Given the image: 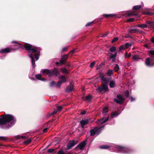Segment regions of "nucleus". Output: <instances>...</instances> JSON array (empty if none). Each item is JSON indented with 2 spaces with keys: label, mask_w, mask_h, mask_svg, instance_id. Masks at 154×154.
<instances>
[{
  "label": "nucleus",
  "mask_w": 154,
  "mask_h": 154,
  "mask_svg": "<svg viewBox=\"0 0 154 154\" xmlns=\"http://www.w3.org/2000/svg\"><path fill=\"white\" fill-rule=\"evenodd\" d=\"M14 119L12 116L10 115H5L0 119V125H5Z\"/></svg>",
  "instance_id": "1"
},
{
  "label": "nucleus",
  "mask_w": 154,
  "mask_h": 154,
  "mask_svg": "<svg viewBox=\"0 0 154 154\" xmlns=\"http://www.w3.org/2000/svg\"><path fill=\"white\" fill-rule=\"evenodd\" d=\"M24 47L26 50L30 51L32 53L38 52L39 49V48L28 43H25Z\"/></svg>",
  "instance_id": "2"
},
{
  "label": "nucleus",
  "mask_w": 154,
  "mask_h": 154,
  "mask_svg": "<svg viewBox=\"0 0 154 154\" xmlns=\"http://www.w3.org/2000/svg\"><path fill=\"white\" fill-rule=\"evenodd\" d=\"M102 127H95L93 129H92L90 131L91 135L93 136L96 133H97L98 135L100 132V130L101 129Z\"/></svg>",
  "instance_id": "3"
},
{
  "label": "nucleus",
  "mask_w": 154,
  "mask_h": 154,
  "mask_svg": "<svg viewBox=\"0 0 154 154\" xmlns=\"http://www.w3.org/2000/svg\"><path fill=\"white\" fill-rule=\"evenodd\" d=\"M97 90L99 92H101L102 91H107L108 90V88L107 84H103V85L99 87L97 89Z\"/></svg>",
  "instance_id": "4"
},
{
  "label": "nucleus",
  "mask_w": 154,
  "mask_h": 154,
  "mask_svg": "<svg viewBox=\"0 0 154 154\" xmlns=\"http://www.w3.org/2000/svg\"><path fill=\"white\" fill-rule=\"evenodd\" d=\"M14 50V49L11 48L7 47L1 49L0 50V53L6 54Z\"/></svg>",
  "instance_id": "5"
},
{
  "label": "nucleus",
  "mask_w": 154,
  "mask_h": 154,
  "mask_svg": "<svg viewBox=\"0 0 154 154\" xmlns=\"http://www.w3.org/2000/svg\"><path fill=\"white\" fill-rule=\"evenodd\" d=\"M58 78L62 80V81H59L57 83L56 85L60 87L62 83H64L66 82V78H65L64 75L59 76Z\"/></svg>",
  "instance_id": "6"
},
{
  "label": "nucleus",
  "mask_w": 154,
  "mask_h": 154,
  "mask_svg": "<svg viewBox=\"0 0 154 154\" xmlns=\"http://www.w3.org/2000/svg\"><path fill=\"white\" fill-rule=\"evenodd\" d=\"M117 99H115L114 101L118 103H121L125 100L123 97L120 95H118L117 96Z\"/></svg>",
  "instance_id": "7"
},
{
  "label": "nucleus",
  "mask_w": 154,
  "mask_h": 154,
  "mask_svg": "<svg viewBox=\"0 0 154 154\" xmlns=\"http://www.w3.org/2000/svg\"><path fill=\"white\" fill-rule=\"evenodd\" d=\"M78 143L77 141L74 140H70L68 142V149H71Z\"/></svg>",
  "instance_id": "8"
},
{
  "label": "nucleus",
  "mask_w": 154,
  "mask_h": 154,
  "mask_svg": "<svg viewBox=\"0 0 154 154\" xmlns=\"http://www.w3.org/2000/svg\"><path fill=\"white\" fill-rule=\"evenodd\" d=\"M86 141L85 140L82 142L77 146V148H79L81 150H83L86 145Z\"/></svg>",
  "instance_id": "9"
},
{
  "label": "nucleus",
  "mask_w": 154,
  "mask_h": 154,
  "mask_svg": "<svg viewBox=\"0 0 154 154\" xmlns=\"http://www.w3.org/2000/svg\"><path fill=\"white\" fill-rule=\"evenodd\" d=\"M59 73L58 69L57 68H55L53 71H51L50 76L53 75H54L57 77L59 74Z\"/></svg>",
  "instance_id": "10"
},
{
  "label": "nucleus",
  "mask_w": 154,
  "mask_h": 154,
  "mask_svg": "<svg viewBox=\"0 0 154 154\" xmlns=\"http://www.w3.org/2000/svg\"><path fill=\"white\" fill-rule=\"evenodd\" d=\"M104 118L103 117L101 119L98 121L97 122V124L98 125H100V124H102L103 123L106 122L109 119V117H107L104 120Z\"/></svg>",
  "instance_id": "11"
},
{
  "label": "nucleus",
  "mask_w": 154,
  "mask_h": 154,
  "mask_svg": "<svg viewBox=\"0 0 154 154\" xmlns=\"http://www.w3.org/2000/svg\"><path fill=\"white\" fill-rule=\"evenodd\" d=\"M83 99L88 103L91 102L92 101V97L90 95L87 96L85 98L82 97Z\"/></svg>",
  "instance_id": "12"
},
{
  "label": "nucleus",
  "mask_w": 154,
  "mask_h": 154,
  "mask_svg": "<svg viewBox=\"0 0 154 154\" xmlns=\"http://www.w3.org/2000/svg\"><path fill=\"white\" fill-rule=\"evenodd\" d=\"M118 149H119L120 152L126 153L128 152V149L127 148L123 147L121 146H119L118 147Z\"/></svg>",
  "instance_id": "13"
},
{
  "label": "nucleus",
  "mask_w": 154,
  "mask_h": 154,
  "mask_svg": "<svg viewBox=\"0 0 154 154\" xmlns=\"http://www.w3.org/2000/svg\"><path fill=\"white\" fill-rule=\"evenodd\" d=\"M69 85L68 86V92L69 91H71L73 90L74 87H73V82H70Z\"/></svg>",
  "instance_id": "14"
},
{
  "label": "nucleus",
  "mask_w": 154,
  "mask_h": 154,
  "mask_svg": "<svg viewBox=\"0 0 154 154\" xmlns=\"http://www.w3.org/2000/svg\"><path fill=\"white\" fill-rule=\"evenodd\" d=\"M80 123L82 127L83 128L84 125L88 123V120L87 119L82 120L80 121Z\"/></svg>",
  "instance_id": "15"
},
{
  "label": "nucleus",
  "mask_w": 154,
  "mask_h": 154,
  "mask_svg": "<svg viewBox=\"0 0 154 154\" xmlns=\"http://www.w3.org/2000/svg\"><path fill=\"white\" fill-rule=\"evenodd\" d=\"M67 56L65 55L62 58V60L60 61V63L62 64H64L66 62Z\"/></svg>",
  "instance_id": "16"
},
{
  "label": "nucleus",
  "mask_w": 154,
  "mask_h": 154,
  "mask_svg": "<svg viewBox=\"0 0 154 154\" xmlns=\"http://www.w3.org/2000/svg\"><path fill=\"white\" fill-rule=\"evenodd\" d=\"M145 63L148 66H152L154 65V63L152 64H151L150 63V60L149 58L146 59Z\"/></svg>",
  "instance_id": "17"
},
{
  "label": "nucleus",
  "mask_w": 154,
  "mask_h": 154,
  "mask_svg": "<svg viewBox=\"0 0 154 154\" xmlns=\"http://www.w3.org/2000/svg\"><path fill=\"white\" fill-rule=\"evenodd\" d=\"M51 71L47 69H44L42 71V72L43 73H45L46 74L48 75L49 76H50Z\"/></svg>",
  "instance_id": "18"
},
{
  "label": "nucleus",
  "mask_w": 154,
  "mask_h": 154,
  "mask_svg": "<svg viewBox=\"0 0 154 154\" xmlns=\"http://www.w3.org/2000/svg\"><path fill=\"white\" fill-rule=\"evenodd\" d=\"M101 80L103 84H107V81L104 76H102L101 77Z\"/></svg>",
  "instance_id": "19"
},
{
  "label": "nucleus",
  "mask_w": 154,
  "mask_h": 154,
  "mask_svg": "<svg viewBox=\"0 0 154 154\" xmlns=\"http://www.w3.org/2000/svg\"><path fill=\"white\" fill-rule=\"evenodd\" d=\"M115 82L113 80H112L110 82L109 86L111 88H113L115 86Z\"/></svg>",
  "instance_id": "20"
},
{
  "label": "nucleus",
  "mask_w": 154,
  "mask_h": 154,
  "mask_svg": "<svg viewBox=\"0 0 154 154\" xmlns=\"http://www.w3.org/2000/svg\"><path fill=\"white\" fill-rule=\"evenodd\" d=\"M138 27L142 28H145L147 27V26L146 24H140L137 25Z\"/></svg>",
  "instance_id": "21"
},
{
  "label": "nucleus",
  "mask_w": 154,
  "mask_h": 154,
  "mask_svg": "<svg viewBox=\"0 0 154 154\" xmlns=\"http://www.w3.org/2000/svg\"><path fill=\"white\" fill-rule=\"evenodd\" d=\"M149 55L154 58V50H152L148 51Z\"/></svg>",
  "instance_id": "22"
},
{
  "label": "nucleus",
  "mask_w": 154,
  "mask_h": 154,
  "mask_svg": "<svg viewBox=\"0 0 154 154\" xmlns=\"http://www.w3.org/2000/svg\"><path fill=\"white\" fill-rule=\"evenodd\" d=\"M113 73V72L112 70H109L106 72V74L107 76H110L112 75Z\"/></svg>",
  "instance_id": "23"
},
{
  "label": "nucleus",
  "mask_w": 154,
  "mask_h": 154,
  "mask_svg": "<svg viewBox=\"0 0 154 154\" xmlns=\"http://www.w3.org/2000/svg\"><path fill=\"white\" fill-rule=\"evenodd\" d=\"M108 112V107H104L103 110V113L104 115H105V114L107 113Z\"/></svg>",
  "instance_id": "24"
},
{
  "label": "nucleus",
  "mask_w": 154,
  "mask_h": 154,
  "mask_svg": "<svg viewBox=\"0 0 154 154\" xmlns=\"http://www.w3.org/2000/svg\"><path fill=\"white\" fill-rule=\"evenodd\" d=\"M99 147L100 149H107L109 147V146L106 145H104L101 146Z\"/></svg>",
  "instance_id": "25"
},
{
  "label": "nucleus",
  "mask_w": 154,
  "mask_h": 154,
  "mask_svg": "<svg viewBox=\"0 0 154 154\" xmlns=\"http://www.w3.org/2000/svg\"><path fill=\"white\" fill-rule=\"evenodd\" d=\"M40 49L39 48L38 50V51L37 52L38 53H36L35 54V58L37 59L38 60L39 59V50Z\"/></svg>",
  "instance_id": "26"
},
{
  "label": "nucleus",
  "mask_w": 154,
  "mask_h": 154,
  "mask_svg": "<svg viewBox=\"0 0 154 154\" xmlns=\"http://www.w3.org/2000/svg\"><path fill=\"white\" fill-rule=\"evenodd\" d=\"M141 7V6L140 5H136L133 8V10H137L138 9H140Z\"/></svg>",
  "instance_id": "27"
},
{
  "label": "nucleus",
  "mask_w": 154,
  "mask_h": 154,
  "mask_svg": "<svg viewBox=\"0 0 154 154\" xmlns=\"http://www.w3.org/2000/svg\"><path fill=\"white\" fill-rule=\"evenodd\" d=\"M132 43H126L125 44L126 48H127L131 46L132 45Z\"/></svg>",
  "instance_id": "28"
},
{
  "label": "nucleus",
  "mask_w": 154,
  "mask_h": 154,
  "mask_svg": "<svg viewBox=\"0 0 154 154\" xmlns=\"http://www.w3.org/2000/svg\"><path fill=\"white\" fill-rule=\"evenodd\" d=\"M117 53L116 52L114 54H111L110 56V57L111 59H115L116 57V56Z\"/></svg>",
  "instance_id": "29"
},
{
  "label": "nucleus",
  "mask_w": 154,
  "mask_h": 154,
  "mask_svg": "<svg viewBox=\"0 0 154 154\" xmlns=\"http://www.w3.org/2000/svg\"><path fill=\"white\" fill-rule=\"evenodd\" d=\"M131 56V54L130 53H128L126 52L125 54V58L129 57Z\"/></svg>",
  "instance_id": "30"
},
{
  "label": "nucleus",
  "mask_w": 154,
  "mask_h": 154,
  "mask_svg": "<svg viewBox=\"0 0 154 154\" xmlns=\"http://www.w3.org/2000/svg\"><path fill=\"white\" fill-rule=\"evenodd\" d=\"M57 110L58 111L60 112L62 109V107L61 106H56Z\"/></svg>",
  "instance_id": "31"
},
{
  "label": "nucleus",
  "mask_w": 154,
  "mask_h": 154,
  "mask_svg": "<svg viewBox=\"0 0 154 154\" xmlns=\"http://www.w3.org/2000/svg\"><path fill=\"white\" fill-rule=\"evenodd\" d=\"M132 58L133 59L135 60H137L139 59V57L137 55H134L132 56Z\"/></svg>",
  "instance_id": "32"
},
{
  "label": "nucleus",
  "mask_w": 154,
  "mask_h": 154,
  "mask_svg": "<svg viewBox=\"0 0 154 154\" xmlns=\"http://www.w3.org/2000/svg\"><path fill=\"white\" fill-rule=\"evenodd\" d=\"M125 48H126L125 45H122L120 47L119 49V51H120L121 50H124Z\"/></svg>",
  "instance_id": "33"
},
{
  "label": "nucleus",
  "mask_w": 154,
  "mask_h": 154,
  "mask_svg": "<svg viewBox=\"0 0 154 154\" xmlns=\"http://www.w3.org/2000/svg\"><path fill=\"white\" fill-rule=\"evenodd\" d=\"M119 69V66L117 64L116 65V66L114 67V70L115 71L117 72Z\"/></svg>",
  "instance_id": "34"
},
{
  "label": "nucleus",
  "mask_w": 154,
  "mask_h": 154,
  "mask_svg": "<svg viewBox=\"0 0 154 154\" xmlns=\"http://www.w3.org/2000/svg\"><path fill=\"white\" fill-rule=\"evenodd\" d=\"M116 50V48L113 46L110 48L109 49V51L111 52H114Z\"/></svg>",
  "instance_id": "35"
},
{
  "label": "nucleus",
  "mask_w": 154,
  "mask_h": 154,
  "mask_svg": "<svg viewBox=\"0 0 154 154\" xmlns=\"http://www.w3.org/2000/svg\"><path fill=\"white\" fill-rule=\"evenodd\" d=\"M118 115V114H117L115 112H114L111 114V117L112 118H113L115 116H117Z\"/></svg>",
  "instance_id": "36"
},
{
  "label": "nucleus",
  "mask_w": 154,
  "mask_h": 154,
  "mask_svg": "<svg viewBox=\"0 0 154 154\" xmlns=\"http://www.w3.org/2000/svg\"><path fill=\"white\" fill-rule=\"evenodd\" d=\"M127 15L128 16L130 17L136 16L137 15V14H133L132 13H128Z\"/></svg>",
  "instance_id": "37"
},
{
  "label": "nucleus",
  "mask_w": 154,
  "mask_h": 154,
  "mask_svg": "<svg viewBox=\"0 0 154 154\" xmlns=\"http://www.w3.org/2000/svg\"><path fill=\"white\" fill-rule=\"evenodd\" d=\"M31 140L30 139H28L24 141V143L26 144H28L30 143Z\"/></svg>",
  "instance_id": "38"
},
{
  "label": "nucleus",
  "mask_w": 154,
  "mask_h": 154,
  "mask_svg": "<svg viewBox=\"0 0 154 154\" xmlns=\"http://www.w3.org/2000/svg\"><path fill=\"white\" fill-rule=\"evenodd\" d=\"M11 43L13 44H14V43L16 44L17 45H18L20 46H20L21 45V44L19 43L18 42H17V41H12L11 42Z\"/></svg>",
  "instance_id": "39"
},
{
  "label": "nucleus",
  "mask_w": 154,
  "mask_h": 154,
  "mask_svg": "<svg viewBox=\"0 0 154 154\" xmlns=\"http://www.w3.org/2000/svg\"><path fill=\"white\" fill-rule=\"evenodd\" d=\"M35 76V77L36 78V79H38L40 80V79L42 76V75L40 74H38V75H36Z\"/></svg>",
  "instance_id": "40"
},
{
  "label": "nucleus",
  "mask_w": 154,
  "mask_h": 154,
  "mask_svg": "<svg viewBox=\"0 0 154 154\" xmlns=\"http://www.w3.org/2000/svg\"><path fill=\"white\" fill-rule=\"evenodd\" d=\"M125 95L127 97H129V93L128 91H127L125 92Z\"/></svg>",
  "instance_id": "41"
},
{
  "label": "nucleus",
  "mask_w": 154,
  "mask_h": 154,
  "mask_svg": "<svg viewBox=\"0 0 154 154\" xmlns=\"http://www.w3.org/2000/svg\"><path fill=\"white\" fill-rule=\"evenodd\" d=\"M54 150L53 149H49L48 150V152L51 153L53 152Z\"/></svg>",
  "instance_id": "42"
},
{
  "label": "nucleus",
  "mask_w": 154,
  "mask_h": 154,
  "mask_svg": "<svg viewBox=\"0 0 154 154\" xmlns=\"http://www.w3.org/2000/svg\"><path fill=\"white\" fill-rule=\"evenodd\" d=\"M134 18H130L128 19L127 20L128 22H131L134 21Z\"/></svg>",
  "instance_id": "43"
},
{
  "label": "nucleus",
  "mask_w": 154,
  "mask_h": 154,
  "mask_svg": "<svg viewBox=\"0 0 154 154\" xmlns=\"http://www.w3.org/2000/svg\"><path fill=\"white\" fill-rule=\"evenodd\" d=\"M58 154H67L63 150H60L58 152Z\"/></svg>",
  "instance_id": "44"
},
{
  "label": "nucleus",
  "mask_w": 154,
  "mask_h": 154,
  "mask_svg": "<svg viewBox=\"0 0 154 154\" xmlns=\"http://www.w3.org/2000/svg\"><path fill=\"white\" fill-rule=\"evenodd\" d=\"M61 71L63 73H66L67 72V70L66 69L64 68H62L61 69Z\"/></svg>",
  "instance_id": "45"
},
{
  "label": "nucleus",
  "mask_w": 154,
  "mask_h": 154,
  "mask_svg": "<svg viewBox=\"0 0 154 154\" xmlns=\"http://www.w3.org/2000/svg\"><path fill=\"white\" fill-rule=\"evenodd\" d=\"M146 23L147 24L149 25L150 26H152V23L150 21H146Z\"/></svg>",
  "instance_id": "46"
},
{
  "label": "nucleus",
  "mask_w": 154,
  "mask_h": 154,
  "mask_svg": "<svg viewBox=\"0 0 154 154\" xmlns=\"http://www.w3.org/2000/svg\"><path fill=\"white\" fill-rule=\"evenodd\" d=\"M95 63L94 62H92L91 63L90 65V67H91V68L93 67L94 66Z\"/></svg>",
  "instance_id": "47"
},
{
  "label": "nucleus",
  "mask_w": 154,
  "mask_h": 154,
  "mask_svg": "<svg viewBox=\"0 0 154 154\" xmlns=\"http://www.w3.org/2000/svg\"><path fill=\"white\" fill-rule=\"evenodd\" d=\"M32 60V65L33 66V68H34L35 67V61H34V59L33 60Z\"/></svg>",
  "instance_id": "48"
},
{
  "label": "nucleus",
  "mask_w": 154,
  "mask_h": 154,
  "mask_svg": "<svg viewBox=\"0 0 154 154\" xmlns=\"http://www.w3.org/2000/svg\"><path fill=\"white\" fill-rule=\"evenodd\" d=\"M118 39V38L117 37L114 38L112 40V42H114L117 41Z\"/></svg>",
  "instance_id": "49"
},
{
  "label": "nucleus",
  "mask_w": 154,
  "mask_h": 154,
  "mask_svg": "<svg viewBox=\"0 0 154 154\" xmlns=\"http://www.w3.org/2000/svg\"><path fill=\"white\" fill-rule=\"evenodd\" d=\"M6 139V138L3 137H0V140H5Z\"/></svg>",
  "instance_id": "50"
},
{
  "label": "nucleus",
  "mask_w": 154,
  "mask_h": 154,
  "mask_svg": "<svg viewBox=\"0 0 154 154\" xmlns=\"http://www.w3.org/2000/svg\"><path fill=\"white\" fill-rule=\"evenodd\" d=\"M93 23V21H92L91 22H89L86 24V26H90L91 25V23Z\"/></svg>",
  "instance_id": "51"
},
{
  "label": "nucleus",
  "mask_w": 154,
  "mask_h": 154,
  "mask_svg": "<svg viewBox=\"0 0 154 154\" xmlns=\"http://www.w3.org/2000/svg\"><path fill=\"white\" fill-rule=\"evenodd\" d=\"M123 38H132V37L130 36H129L128 35H126L125 36H123Z\"/></svg>",
  "instance_id": "52"
},
{
  "label": "nucleus",
  "mask_w": 154,
  "mask_h": 154,
  "mask_svg": "<svg viewBox=\"0 0 154 154\" xmlns=\"http://www.w3.org/2000/svg\"><path fill=\"white\" fill-rule=\"evenodd\" d=\"M57 110L56 109H54V111H53V112L52 113V114L53 115L57 113Z\"/></svg>",
  "instance_id": "53"
},
{
  "label": "nucleus",
  "mask_w": 154,
  "mask_h": 154,
  "mask_svg": "<svg viewBox=\"0 0 154 154\" xmlns=\"http://www.w3.org/2000/svg\"><path fill=\"white\" fill-rule=\"evenodd\" d=\"M146 14L149 15H152L154 14V13L153 12H148Z\"/></svg>",
  "instance_id": "54"
},
{
  "label": "nucleus",
  "mask_w": 154,
  "mask_h": 154,
  "mask_svg": "<svg viewBox=\"0 0 154 154\" xmlns=\"http://www.w3.org/2000/svg\"><path fill=\"white\" fill-rule=\"evenodd\" d=\"M86 113V111H83L81 112V115H83L85 114Z\"/></svg>",
  "instance_id": "55"
},
{
  "label": "nucleus",
  "mask_w": 154,
  "mask_h": 154,
  "mask_svg": "<svg viewBox=\"0 0 154 154\" xmlns=\"http://www.w3.org/2000/svg\"><path fill=\"white\" fill-rule=\"evenodd\" d=\"M29 56L31 58L32 60H34V58L32 56V54H29Z\"/></svg>",
  "instance_id": "56"
},
{
  "label": "nucleus",
  "mask_w": 154,
  "mask_h": 154,
  "mask_svg": "<svg viewBox=\"0 0 154 154\" xmlns=\"http://www.w3.org/2000/svg\"><path fill=\"white\" fill-rule=\"evenodd\" d=\"M48 129V128H47L44 129L43 130V132L44 133H46L47 132Z\"/></svg>",
  "instance_id": "57"
},
{
  "label": "nucleus",
  "mask_w": 154,
  "mask_h": 154,
  "mask_svg": "<svg viewBox=\"0 0 154 154\" xmlns=\"http://www.w3.org/2000/svg\"><path fill=\"white\" fill-rule=\"evenodd\" d=\"M75 50H73L71 51L69 53V54H72L75 51Z\"/></svg>",
  "instance_id": "58"
},
{
  "label": "nucleus",
  "mask_w": 154,
  "mask_h": 154,
  "mask_svg": "<svg viewBox=\"0 0 154 154\" xmlns=\"http://www.w3.org/2000/svg\"><path fill=\"white\" fill-rule=\"evenodd\" d=\"M151 41L152 42L154 43V37L151 38Z\"/></svg>",
  "instance_id": "59"
},
{
  "label": "nucleus",
  "mask_w": 154,
  "mask_h": 154,
  "mask_svg": "<svg viewBox=\"0 0 154 154\" xmlns=\"http://www.w3.org/2000/svg\"><path fill=\"white\" fill-rule=\"evenodd\" d=\"M113 16V14H109V15H106V17H112Z\"/></svg>",
  "instance_id": "60"
},
{
  "label": "nucleus",
  "mask_w": 154,
  "mask_h": 154,
  "mask_svg": "<svg viewBox=\"0 0 154 154\" xmlns=\"http://www.w3.org/2000/svg\"><path fill=\"white\" fill-rule=\"evenodd\" d=\"M144 46L146 48H149V45H148L147 44H145L144 45Z\"/></svg>",
  "instance_id": "61"
},
{
  "label": "nucleus",
  "mask_w": 154,
  "mask_h": 154,
  "mask_svg": "<svg viewBox=\"0 0 154 154\" xmlns=\"http://www.w3.org/2000/svg\"><path fill=\"white\" fill-rule=\"evenodd\" d=\"M55 84V82L54 81H53L51 83V85H53Z\"/></svg>",
  "instance_id": "62"
},
{
  "label": "nucleus",
  "mask_w": 154,
  "mask_h": 154,
  "mask_svg": "<svg viewBox=\"0 0 154 154\" xmlns=\"http://www.w3.org/2000/svg\"><path fill=\"white\" fill-rule=\"evenodd\" d=\"M66 49H67L66 48H63L62 50L63 52H65V51H66Z\"/></svg>",
  "instance_id": "63"
},
{
  "label": "nucleus",
  "mask_w": 154,
  "mask_h": 154,
  "mask_svg": "<svg viewBox=\"0 0 154 154\" xmlns=\"http://www.w3.org/2000/svg\"><path fill=\"white\" fill-rule=\"evenodd\" d=\"M134 100L135 99L133 98L132 97H131V101H134Z\"/></svg>",
  "instance_id": "64"
}]
</instances>
